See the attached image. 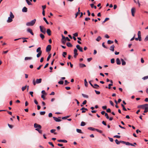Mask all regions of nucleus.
<instances>
[{
  "mask_svg": "<svg viewBox=\"0 0 148 148\" xmlns=\"http://www.w3.org/2000/svg\"><path fill=\"white\" fill-rule=\"evenodd\" d=\"M42 79L41 78L37 79L35 80V79H34L33 80V83L34 86H35L36 84L40 83L42 82Z\"/></svg>",
  "mask_w": 148,
  "mask_h": 148,
  "instance_id": "f257e3e1",
  "label": "nucleus"
},
{
  "mask_svg": "<svg viewBox=\"0 0 148 148\" xmlns=\"http://www.w3.org/2000/svg\"><path fill=\"white\" fill-rule=\"evenodd\" d=\"M36 52L38 53L36 55V57L37 58H38L40 56L42 53V51L41 50V47H38L36 49Z\"/></svg>",
  "mask_w": 148,
  "mask_h": 148,
  "instance_id": "f03ea898",
  "label": "nucleus"
},
{
  "mask_svg": "<svg viewBox=\"0 0 148 148\" xmlns=\"http://www.w3.org/2000/svg\"><path fill=\"white\" fill-rule=\"evenodd\" d=\"M36 21V19H35L30 22L27 23L26 25L27 26H32L35 24Z\"/></svg>",
  "mask_w": 148,
  "mask_h": 148,
  "instance_id": "7ed1b4c3",
  "label": "nucleus"
},
{
  "mask_svg": "<svg viewBox=\"0 0 148 148\" xmlns=\"http://www.w3.org/2000/svg\"><path fill=\"white\" fill-rule=\"evenodd\" d=\"M40 28L41 32L44 34L46 33V29L42 26H40Z\"/></svg>",
  "mask_w": 148,
  "mask_h": 148,
  "instance_id": "20e7f679",
  "label": "nucleus"
},
{
  "mask_svg": "<svg viewBox=\"0 0 148 148\" xmlns=\"http://www.w3.org/2000/svg\"><path fill=\"white\" fill-rule=\"evenodd\" d=\"M34 127L36 128V129H40L42 128L41 126L40 125L36 123L34 124Z\"/></svg>",
  "mask_w": 148,
  "mask_h": 148,
  "instance_id": "39448f33",
  "label": "nucleus"
},
{
  "mask_svg": "<svg viewBox=\"0 0 148 148\" xmlns=\"http://www.w3.org/2000/svg\"><path fill=\"white\" fill-rule=\"evenodd\" d=\"M121 143L124 144H125L126 145H131V146H133V145L132 143H131L128 142H126L124 141H121Z\"/></svg>",
  "mask_w": 148,
  "mask_h": 148,
  "instance_id": "423d86ee",
  "label": "nucleus"
},
{
  "mask_svg": "<svg viewBox=\"0 0 148 148\" xmlns=\"http://www.w3.org/2000/svg\"><path fill=\"white\" fill-rule=\"evenodd\" d=\"M51 49V45H48L47 46L46 48V51L47 52L50 51Z\"/></svg>",
  "mask_w": 148,
  "mask_h": 148,
  "instance_id": "0eeeda50",
  "label": "nucleus"
},
{
  "mask_svg": "<svg viewBox=\"0 0 148 148\" xmlns=\"http://www.w3.org/2000/svg\"><path fill=\"white\" fill-rule=\"evenodd\" d=\"M76 47L81 52H82L83 51V49L82 48L80 47L79 45H77L76 46Z\"/></svg>",
  "mask_w": 148,
  "mask_h": 148,
  "instance_id": "6e6552de",
  "label": "nucleus"
},
{
  "mask_svg": "<svg viewBox=\"0 0 148 148\" xmlns=\"http://www.w3.org/2000/svg\"><path fill=\"white\" fill-rule=\"evenodd\" d=\"M59 119L57 118V117H53V118L54 120L56 122H60L61 121V120L60 119H61L60 117H59Z\"/></svg>",
  "mask_w": 148,
  "mask_h": 148,
  "instance_id": "1a4fd4ad",
  "label": "nucleus"
},
{
  "mask_svg": "<svg viewBox=\"0 0 148 148\" xmlns=\"http://www.w3.org/2000/svg\"><path fill=\"white\" fill-rule=\"evenodd\" d=\"M131 11L132 16H134V13L135 12V8H132Z\"/></svg>",
  "mask_w": 148,
  "mask_h": 148,
  "instance_id": "9d476101",
  "label": "nucleus"
},
{
  "mask_svg": "<svg viewBox=\"0 0 148 148\" xmlns=\"http://www.w3.org/2000/svg\"><path fill=\"white\" fill-rule=\"evenodd\" d=\"M148 104H145L144 105H140L138 106V108H142L143 109H144V108L146 106H147Z\"/></svg>",
  "mask_w": 148,
  "mask_h": 148,
  "instance_id": "9b49d317",
  "label": "nucleus"
},
{
  "mask_svg": "<svg viewBox=\"0 0 148 148\" xmlns=\"http://www.w3.org/2000/svg\"><path fill=\"white\" fill-rule=\"evenodd\" d=\"M47 32L48 35L50 36L51 35V31L50 29H48L47 30Z\"/></svg>",
  "mask_w": 148,
  "mask_h": 148,
  "instance_id": "f8f14e48",
  "label": "nucleus"
},
{
  "mask_svg": "<svg viewBox=\"0 0 148 148\" xmlns=\"http://www.w3.org/2000/svg\"><path fill=\"white\" fill-rule=\"evenodd\" d=\"M27 31L29 32L32 35H34V34L32 32V30L30 28H28L27 29Z\"/></svg>",
  "mask_w": 148,
  "mask_h": 148,
  "instance_id": "ddd939ff",
  "label": "nucleus"
},
{
  "mask_svg": "<svg viewBox=\"0 0 148 148\" xmlns=\"http://www.w3.org/2000/svg\"><path fill=\"white\" fill-rule=\"evenodd\" d=\"M57 141L59 142H63L66 143L67 142V141L65 140H58Z\"/></svg>",
  "mask_w": 148,
  "mask_h": 148,
  "instance_id": "4468645a",
  "label": "nucleus"
},
{
  "mask_svg": "<svg viewBox=\"0 0 148 148\" xmlns=\"http://www.w3.org/2000/svg\"><path fill=\"white\" fill-rule=\"evenodd\" d=\"M22 11L23 12H27V9L26 7H24L23 8Z\"/></svg>",
  "mask_w": 148,
  "mask_h": 148,
  "instance_id": "2eb2a0df",
  "label": "nucleus"
},
{
  "mask_svg": "<svg viewBox=\"0 0 148 148\" xmlns=\"http://www.w3.org/2000/svg\"><path fill=\"white\" fill-rule=\"evenodd\" d=\"M12 18H13L9 17L8 18V20H7V22L8 23H10V22H12L13 21Z\"/></svg>",
  "mask_w": 148,
  "mask_h": 148,
  "instance_id": "dca6fc26",
  "label": "nucleus"
},
{
  "mask_svg": "<svg viewBox=\"0 0 148 148\" xmlns=\"http://www.w3.org/2000/svg\"><path fill=\"white\" fill-rule=\"evenodd\" d=\"M32 59V57H26L24 59H25V60H31Z\"/></svg>",
  "mask_w": 148,
  "mask_h": 148,
  "instance_id": "f3484780",
  "label": "nucleus"
},
{
  "mask_svg": "<svg viewBox=\"0 0 148 148\" xmlns=\"http://www.w3.org/2000/svg\"><path fill=\"white\" fill-rule=\"evenodd\" d=\"M116 62L117 64H120V60L119 58H117L116 60Z\"/></svg>",
  "mask_w": 148,
  "mask_h": 148,
  "instance_id": "a211bd4d",
  "label": "nucleus"
},
{
  "mask_svg": "<svg viewBox=\"0 0 148 148\" xmlns=\"http://www.w3.org/2000/svg\"><path fill=\"white\" fill-rule=\"evenodd\" d=\"M148 111V104L147 106H146L145 107V110L144 112V113H146Z\"/></svg>",
  "mask_w": 148,
  "mask_h": 148,
  "instance_id": "6ab92c4d",
  "label": "nucleus"
},
{
  "mask_svg": "<svg viewBox=\"0 0 148 148\" xmlns=\"http://www.w3.org/2000/svg\"><path fill=\"white\" fill-rule=\"evenodd\" d=\"M80 8H78V12L75 14V18H76L78 15L80 13Z\"/></svg>",
  "mask_w": 148,
  "mask_h": 148,
  "instance_id": "aec40b11",
  "label": "nucleus"
},
{
  "mask_svg": "<svg viewBox=\"0 0 148 148\" xmlns=\"http://www.w3.org/2000/svg\"><path fill=\"white\" fill-rule=\"evenodd\" d=\"M114 45H112L110 47V50L113 52L114 51Z\"/></svg>",
  "mask_w": 148,
  "mask_h": 148,
  "instance_id": "412c9836",
  "label": "nucleus"
},
{
  "mask_svg": "<svg viewBox=\"0 0 148 148\" xmlns=\"http://www.w3.org/2000/svg\"><path fill=\"white\" fill-rule=\"evenodd\" d=\"M66 45L69 47H72V45L70 42H67L66 44Z\"/></svg>",
  "mask_w": 148,
  "mask_h": 148,
  "instance_id": "4be33fe9",
  "label": "nucleus"
},
{
  "mask_svg": "<svg viewBox=\"0 0 148 148\" xmlns=\"http://www.w3.org/2000/svg\"><path fill=\"white\" fill-rule=\"evenodd\" d=\"M121 61L122 62V64L123 65H125L126 64V62L125 61H124V60L122 59H121Z\"/></svg>",
  "mask_w": 148,
  "mask_h": 148,
  "instance_id": "5701e85b",
  "label": "nucleus"
},
{
  "mask_svg": "<svg viewBox=\"0 0 148 148\" xmlns=\"http://www.w3.org/2000/svg\"><path fill=\"white\" fill-rule=\"evenodd\" d=\"M10 17H11L13 18H14V16L12 12H10Z\"/></svg>",
  "mask_w": 148,
  "mask_h": 148,
  "instance_id": "b1692460",
  "label": "nucleus"
},
{
  "mask_svg": "<svg viewBox=\"0 0 148 148\" xmlns=\"http://www.w3.org/2000/svg\"><path fill=\"white\" fill-rule=\"evenodd\" d=\"M79 66L81 68H82L86 66L85 64L81 63H80L79 64Z\"/></svg>",
  "mask_w": 148,
  "mask_h": 148,
  "instance_id": "393cba45",
  "label": "nucleus"
},
{
  "mask_svg": "<svg viewBox=\"0 0 148 148\" xmlns=\"http://www.w3.org/2000/svg\"><path fill=\"white\" fill-rule=\"evenodd\" d=\"M28 39V38L22 37V38H19L15 39H14V41H16V40H19V39Z\"/></svg>",
  "mask_w": 148,
  "mask_h": 148,
  "instance_id": "a878e982",
  "label": "nucleus"
},
{
  "mask_svg": "<svg viewBox=\"0 0 148 148\" xmlns=\"http://www.w3.org/2000/svg\"><path fill=\"white\" fill-rule=\"evenodd\" d=\"M76 131L78 133H81V134H83V133L82 132V131L81 130H80V129H76Z\"/></svg>",
  "mask_w": 148,
  "mask_h": 148,
  "instance_id": "bb28decb",
  "label": "nucleus"
},
{
  "mask_svg": "<svg viewBox=\"0 0 148 148\" xmlns=\"http://www.w3.org/2000/svg\"><path fill=\"white\" fill-rule=\"evenodd\" d=\"M56 130L55 129H52V130H50V132L51 133H54V134H57L56 133V132H55L56 131Z\"/></svg>",
  "mask_w": 148,
  "mask_h": 148,
  "instance_id": "cd10ccee",
  "label": "nucleus"
},
{
  "mask_svg": "<svg viewBox=\"0 0 148 148\" xmlns=\"http://www.w3.org/2000/svg\"><path fill=\"white\" fill-rule=\"evenodd\" d=\"M40 36L42 40H43L45 37L44 35L42 34H40Z\"/></svg>",
  "mask_w": 148,
  "mask_h": 148,
  "instance_id": "c85d7f7f",
  "label": "nucleus"
},
{
  "mask_svg": "<svg viewBox=\"0 0 148 148\" xmlns=\"http://www.w3.org/2000/svg\"><path fill=\"white\" fill-rule=\"evenodd\" d=\"M91 81H90L89 82V83H90V85L92 87H93V88H95V89H97L98 88H97L96 87H95L94 85L91 83Z\"/></svg>",
  "mask_w": 148,
  "mask_h": 148,
  "instance_id": "c756f323",
  "label": "nucleus"
},
{
  "mask_svg": "<svg viewBox=\"0 0 148 148\" xmlns=\"http://www.w3.org/2000/svg\"><path fill=\"white\" fill-rule=\"evenodd\" d=\"M101 39V37L100 36H99L96 39V40L97 41H99Z\"/></svg>",
  "mask_w": 148,
  "mask_h": 148,
  "instance_id": "7c9ffc66",
  "label": "nucleus"
},
{
  "mask_svg": "<svg viewBox=\"0 0 148 148\" xmlns=\"http://www.w3.org/2000/svg\"><path fill=\"white\" fill-rule=\"evenodd\" d=\"M88 129L92 131H95V128H93L92 127H88Z\"/></svg>",
  "mask_w": 148,
  "mask_h": 148,
  "instance_id": "2f4dec72",
  "label": "nucleus"
},
{
  "mask_svg": "<svg viewBox=\"0 0 148 148\" xmlns=\"http://www.w3.org/2000/svg\"><path fill=\"white\" fill-rule=\"evenodd\" d=\"M108 43V44H111L114 42V41L110 40H108L107 42Z\"/></svg>",
  "mask_w": 148,
  "mask_h": 148,
  "instance_id": "473e14b6",
  "label": "nucleus"
},
{
  "mask_svg": "<svg viewBox=\"0 0 148 148\" xmlns=\"http://www.w3.org/2000/svg\"><path fill=\"white\" fill-rule=\"evenodd\" d=\"M77 50L75 48L74 49V54H78V53H77Z\"/></svg>",
  "mask_w": 148,
  "mask_h": 148,
  "instance_id": "72a5a7b5",
  "label": "nucleus"
},
{
  "mask_svg": "<svg viewBox=\"0 0 148 148\" xmlns=\"http://www.w3.org/2000/svg\"><path fill=\"white\" fill-rule=\"evenodd\" d=\"M84 84H85V86H86V87H87L88 86V83L87 82V81H86V79H85L84 80Z\"/></svg>",
  "mask_w": 148,
  "mask_h": 148,
  "instance_id": "f704fd0d",
  "label": "nucleus"
},
{
  "mask_svg": "<svg viewBox=\"0 0 148 148\" xmlns=\"http://www.w3.org/2000/svg\"><path fill=\"white\" fill-rule=\"evenodd\" d=\"M121 106L123 107V110L124 111H127V109L125 108L124 106L123 105V104H121Z\"/></svg>",
  "mask_w": 148,
  "mask_h": 148,
  "instance_id": "c9c22d12",
  "label": "nucleus"
},
{
  "mask_svg": "<svg viewBox=\"0 0 148 148\" xmlns=\"http://www.w3.org/2000/svg\"><path fill=\"white\" fill-rule=\"evenodd\" d=\"M61 42L63 44H65L66 42V39L61 40Z\"/></svg>",
  "mask_w": 148,
  "mask_h": 148,
  "instance_id": "e433bc0d",
  "label": "nucleus"
},
{
  "mask_svg": "<svg viewBox=\"0 0 148 148\" xmlns=\"http://www.w3.org/2000/svg\"><path fill=\"white\" fill-rule=\"evenodd\" d=\"M51 54H50L49 55V56H48V57H47V61H49V60L50 58H51Z\"/></svg>",
  "mask_w": 148,
  "mask_h": 148,
  "instance_id": "4c0bfd02",
  "label": "nucleus"
},
{
  "mask_svg": "<svg viewBox=\"0 0 148 148\" xmlns=\"http://www.w3.org/2000/svg\"><path fill=\"white\" fill-rule=\"evenodd\" d=\"M114 101L116 104H117L118 103H119L120 102V99H118V101H117L116 100H114Z\"/></svg>",
  "mask_w": 148,
  "mask_h": 148,
  "instance_id": "58836bf2",
  "label": "nucleus"
},
{
  "mask_svg": "<svg viewBox=\"0 0 148 148\" xmlns=\"http://www.w3.org/2000/svg\"><path fill=\"white\" fill-rule=\"evenodd\" d=\"M27 3L29 5H32L31 3L29 1V0H25Z\"/></svg>",
  "mask_w": 148,
  "mask_h": 148,
  "instance_id": "ea45409f",
  "label": "nucleus"
},
{
  "mask_svg": "<svg viewBox=\"0 0 148 148\" xmlns=\"http://www.w3.org/2000/svg\"><path fill=\"white\" fill-rule=\"evenodd\" d=\"M36 130L38 131L39 133L40 134L42 133V130H40V129H36Z\"/></svg>",
  "mask_w": 148,
  "mask_h": 148,
  "instance_id": "a19ab883",
  "label": "nucleus"
},
{
  "mask_svg": "<svg viewBox=\"0 0 148 148\" xmlns=\"http://www.w3.org/2000/svg\"><path fill=\"white\" fill-rule=\"evenodd\" d=\"M66 55H67L66 52H64L63 53L62 56L63 57L65 58L66 57L65 56H66Z\"/></svg>",
  "mask_w": 148,
  "mask_h": 148,
  "instance_id": "79ce46f5",
  "label": "nucleus"
},
{
  "mask_svg": "<svg viewBox=\"0 0 148 148\" xmlns=\"http://www.w3.org/2000/svg\"><path fill=\"white\" fill-rule=\"evenodd\" d=\"M27 87V85L24 86H23V87H22V91H24L26 88Z\"/></svg>",
  "mask_w": 148,
  "mask_h": 148,
  "instance_id": "37998d69",
  "label": "nucleus"
},
{
  "mask_svg": "<svg viewBox=\"0 0 148 148\" xmlns=\"http://www.w3.org/2000/svg\"><path fill=\"white\" fill-rule=\"evenodd\" d=\"M43 19L44 20L45 22L47 24H49V22L47 21V20L44 17Z\"/></svg>",
  "mask_w": 148,
  "mask_h": 148,
  "instance_id": "c03bdc74",
  "label": "nucleus"
},
{
  "mask_svg": "<svg viewBox=\"0 0 148 148\" xmlns=\"http://www.w3.org/2000/svg\"><path fill=\"white\" fill-rule=\"evenodd\" d=\"M86 125V123L84 122L83 121H82L81 122V126H84V125Z\"/></svg>",
  "mask_w": 148,
  "mask_h": 148,
  "instance_id": "a18cd8bd",
  "label": "nucleus"
},
{
  "mask_svg": "<svg viewBox=\"0 0 148 148\" xmlns=\"http://www.w3.org/2000/svg\"><path fill=\"white\" fill-rule=\"evenodd\" d=\"M115 60L114 58H112L111 60V63L112 64H114V63Z\"/></svg>",
  "mask_w": 148,
  "mask_h": 148,
  "instance_id": "49530a36",
  "label": "nucleus"
},
{
  "mask_svg": "<svg viewBox=\"0 0 148 148\" xmlns=\"http://www.w3.org/2000/svg\"><path fill=\"white\" fill-rule=\"evenodd\" d=\"M148 79V75L145 76L142 78V79L144 80H146Z\"/></svg>",
  "mask_w": 148,
  "mask_h": 148,
  "instance_id": "de8ad7c7",
  "label": "nucleus"
},
{
  "mask_svg": "<svg viewBox=\"0 0 148 148\" xmlns=\"http://www.w3.org/2000/svg\"><path fill=\"white\" fill-rule=\"evenodd\" d=\"M105 114V116L106 117V118L107 119H109V116H108V114L107 113H106Z\"/></svg>",
  "mask_w": 148,
  "mask_h": 148,
  "instance_id": "09e8293b",
  "label": "nucleus"
},
{
  "mask_svg": "<svg viewBox=\"0 0 148 148\" xmlns=\"http://www.w3.org/2000/svg\"><path fill=\"white\" fill-rule=\"evenodd\" d=\"M45 113V111L41 112H40V114L41 115H44Z\"/></svg>",
  "mask_w": 148,
  "mask_h": 148,
  "instance_id": "8fccbe9b",
  "label": "nucleus"
},
{
  "mask_svg": "<svg viewBox=\"0 0 148 148\" xmlns=\"http://www.w3.org/2000/svg\"><path fill=\"white\" fill-rule=\"evenodd\" d=\"M82 95L84 97L88 98V96L87 95H85L84 94H82Z\"/></svg>",
  "mask_w": 148,
  "mask_h": 148,
  "instance_id": "3c124183",
  "label": "nucleus"
},
{
  "mask_svg": "<svg viewBox=\"0 0 148 148\" xmlns=\"http://www.w3.org/2000/svg\"><path fill=\"white\" fill-rule=\"evenodd\" d=\"M58 83L60 84H63L64 83V82L62 80L58 82Z\"/></svg>",
  "mask_w": 148,
  "mask_h": 148,
  "instance_id": "603ef678",
  "label": "nucleus"
},
{
  "mask_svg": "<svg viewBox=\"0 0 148 148\" xmlns=\"http://www.w3.org/2000/svg\"><path fill=\"white\" fill-rule=\"evenodd\" d=\"M115 142L117 144H120V141H119L117 139H116L115 140Z\"/></svg>",
  "mask_w": 148,
  "mask_h": 148,
  "instance_id": "864d4df0",
  "label": "nucleus"
},
{
  "mask_svg": "<svg viewBox=\"0 0 148 148\" xmlns=\"http://www.w3.org/2000/svg\"><path fill=\"white\" fill-rule=\"evenodd\" d=\"M148 40V35H147L144 39V41L146 42Z\"/></svg>",
  "mask_w": 148,
  "mask_h": 148,
  "instance_id": "5fc2aeb1",
  "label": "nucleus"
},
{
  "mask_svg": "<svg viewBox=\"0 0 148 148\" xmlns=\"http://www.w3.org/2000/svg\"><path fill=\"white\" fill-rule=\"evenodd\" d=\"M48 143L50 145H51L53 147H54V145H53V144L52 143V142H49Z\"/></svg>",
  "mask_w": 148,
  "mask_h": 148,
  "instance_id": "6e6d98bb",
  "label": "nucleus"
},
{
  "mask_svg": "<svg viewBox=\"0 0 148 148\" xmlns=\"http://www.w3.org/2000/svg\"><path fill=\"white\" fill-rule=\"evenodd\" d=\"M64 82H65L64 85H67L69 83V82H68L66 80H65Z\"/></svg>",
  "mask_w": 148,
  "mask_h": 148,
  "instance_id": "4d7b16f0",
  "label": "nucleus"
},
{
  "mask_svg": "<svg viewBox=\"0 0 148 148\" xmlns=\"http://www.w3.org/2000/svg\"><path fill=\"white\" fill-rule=\"evenodd\" d=\"M92 60V58H88L87 59V60L88 62H90V61H91Z\"/></svg>",
  "mask_w": 148,
  "mask_h": 148,
  "instance_id": "13d9d810",
  "label": "nucleus"
},
{
  "mask_svg": "<svg viewBox=\"0 0 148 148\" xmlns=\"http://www.w3.org/2000/svg\"><path fill=\"white\" fill-rule=\"evenodd\" d=\"M113 85V84H110L108 85V88L109 89H110L111 88V86H112Z\"/></svg>",
  "mask_w": 148,
  "mask_h": 148,
  "instance_id": "bf43d9fd",
  "label": "nucleus"
},
{
  "mask_svg": "<svg viewBox=\"0 0 148 148\" xmlns=\"http://www.w3.org/2000/svg\"><path fill=\"white\" fill-rule=\"evenodd\" d=\"M8 125L9 126V127L10 128H12L13 127V126L10 125L9 124H8Z\"/></svg>",
  "mask_w": 148,
  "mask_h": 148,
  "instance_id": "052dcab7",
  "label": "nucleus"
},
{
  "mask_svg": "<svg viewBox=\"0 0 148 148\" xmlns=\"http://www.w3.org/2000/svg\"><path fill=\"white\" fill-rule=\"evenodd\" d=\"M95 92H96V94H97V95H99L100 93V92L99 91H97L96 90H95Z\"/></svg>",
  "mask_w": 148,
  "mask_h": 148,
  "instance_id": "680f3d73",
  "label": "nucleus"
},
{
  "mask_svg": "<svg viewBox=\"0 0 148 148\" xmlns=\"http://www.w3.org/2000/svg\"><path fill=\"white\" fill-rule=\"evenodd\" d=\"M29 94L31 95V96L32 97H33V92L32 91H30L29 92Z\"/></svg>",
  "mask_w": 148,
  "mask_h": 148,
  "instance_id": "e2e57ef3",
  "label": "nucleus"
},
{
  "mask_svg": "<svg viewBox=\"0 0 148 148\" xmlns=\"http://www.w3.org/2000/svg\"><path fill=\"white\" fill-rule=\"evenodd\" d=\"M138 40L140 41H141V36H138Z\"/></svg>",
  "mask_w": 148,
  "mask_h": 148,
  "instance_id": "0e129e2a",
  "label": "nucleus"
},
{
  "mask_svg": "<svg viewBox=\"0 0 148 148\" xmlns=\"http://www.w3.org/2000/svg\"><path fill=\"white\" fill-rule=\"evenodd\" d=\"M106 112H111L110 109V108H108L106 110Z\"/></svg>",
  "mask_w": 148,
  "mask_h": 148,
  "instance_id": "69168bd1",
  "label": "nucleus"
},
{
  "mask_svg": "<svg viewBox=\"0 0 148 148\" xmlns=\"http://www.w3.org/2000/svg\"><path fill=\"white\" fill-rule=\"evenodd\" d=\"M95 87H96L97 88H98L99 87V86L97 84H94V86Z\"/></svg>",
  "mask_w": 148,
  "mask_h": 148,
  "instance_id": "338daca9",
  "label": "nucleus"
},
{
  "mask_svg": "<svg viewBox=\"0 0 148 148\" xmlns=\"http://www.w3.org/2000/svg\"><path fill=\"white\" fill-rule=\"evenodd\" d=\"M48 116L49 117H51L52 116V114L51 113H49V114Z\"/></svg>",
  "mask_w": 148,
  "mask_h": 148,
  "instance_id": "774afa93",
  "label": "nucleus"
}]
</instances>
